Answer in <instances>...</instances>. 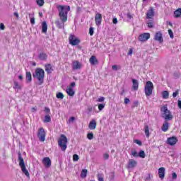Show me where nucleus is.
Masks as SVG:
<instances>
[{"label": "nucleus", "mask_w": 181, "mask_h": 181, "mask_svg": "<svg viewBox=\"0 0 181 181\" xmlns=\"http://www.w3.org/2000/svg\"><path fill=\"white\" fill-rule=\"evenodd\" d=\"M174 15H175V18H180V16H181V8L177 9L174 12Z\"/></svg>", "instance_id": "7c9ffc66"}, {"label": "nucleus", "mask_w": 181, "mask_h": 181, "mask_svg": "<svg viewBox=\"0 0 181 181\" xmlns=\"http://www.w3.org/2000/svg\"><path fill=\"white\" fill-rule=\"evenodd\" d=\"M146 180H147V181L151 180V173H149V174L148 175V176H147L146 178Z\"/></svg>", "instance_id": "0e129e2a"}, {"label": "nucleus", "mask_w": 181, "mask_h": 181, "mask_svg": "<svg viewBox=\"0 0 181 181\" xmlns=\"http://www.w3.org/2000/svg\"><path fill=\"white\" fill-rule=\"evenodd\" d=\"M25 81L26 83H32V73L30 71L25 73Z\"/></svg>", "instance_id": "5701e85b"}, {"label": "nucleus", "mask_w": 181, "mask_h": 181, "mask_svg": "<svg viewBox=\"0 0 181 181\" xmlns=\"http://www.w3.org/2000/svg\"><path fill=\"white\" fill-rule=\"evenodd\" d=\"M115 178V173L112 172L110 174V180H114V179Z\"/></svg>", "instance_id": "ea45409f"}, {"label": "nucleus", "mask_w": 181, "mask_h": 181, "mask_svg": "<svg viewBox=\"0 0 181 181\" xmlns=\"http://www.w3.org/2000/svg\"><path fill=\"white\" fill-rule=\"evenodd\" d=\"M139 105V102L138 100L133 102V105L132 106V108H135L136 107H138Z\"/></svg>", "instance_id": "79ce46f5"}, {"label": "nucleus", "mask_w": 181, "mask_h": 181, "mask_svg": "<svg viewBox=\"0 0 181 181\" xmlns=\"http://www.w3.org/2000/svg\"><path fill=\"white\" fill-rule=\"evenodd\" d=\"M168 35H169V36H170V37L171 39H173V37H174L173 31H172L171 29H169V30H168Z\"/></svg>", "instance_id": "37998d69"}, {"label": "nucleus", "mask_w": 181, "mask_h": 181, "mask_svg": "<svg viewBox=\"0 0 181 181\" xmlns=\"http://www.w3.org/2000/svg\"><path fill=\"white\" fill-rule=\"evenodd\" d=\"M134 52V49L132 48H130L128 52L129 56H132V53Z\"/></svg>", "instance_id": "4d7b16f0"}, {"label": "nucleus", "mask_w": 181, "mask_h": 181, "mask_svg": "<svg viewBox=\"0 0 181 181\" xmlns=\"http://www.w3.org/2000/svg\"><path fill=\"white\" fill-rule=\"evenodd\" d=\"M138 165V162L134 159H129L128 163V168L132 169L133 168H135Z\"/></svg>", "instance_id": "a211bd4d"}, {"label": "nucleus", "mask_w": 181, "mask_h": 181, "mask_svg": "<svg viewBox=\"0 0 181 181\" xmlns=\"http://www.w3.org/2000/svg\"><path fill=\"white\" fill-rule=\"evenodd\" d=\"M104 100H105V98L104 97H100L98 99V103H103L104 102Z\"/></svg>", "instance_id": "864d4df0"}, {"label": "nucleus", "mask_w": 181, "mask_h": 181, "mask_svg": "<svg viewBox=\"0 0 181 181\" xmlns=\"http://www.w3.org/2000/svg\"><path fill=\"white\" fill-rule=\"evenodd\" d=\"M72 66L73 70H80L83 65H81V63H80L78 61H73Z\"/></svg>", "instance_id": "2eb2a0df"}, {"label": "nucleus", "mask_w": 181, "mask_h": 181, "mask_svg": "<svg viewBox=\"0 0 181 181\" xmlns=\"http://www.w3.org/2000/svg\"><path fill=\"white\" fill-rule=\"evenodd\" d=\"M42 33H47V23H46V21H43L42 23Z\"/></svg>", "instance_id": "b1692460"}, {"label": "nucleus", "mask_w": 181, "mask_h": 181, "mask_svg": "<svg viewBox=\"0 0 181 181\" xmlns=\"http://www.w3.org/2000/svg\"><path fill=\"white\" fill-rule=\"evenodd\" d=\"M66 93L70 97H73L74 95V94H76V92H74V90H73L72 88H66Z\"/></svg>", "instance_id": "393cba45"}, {"label": "nucleus", "mask_w": 181, "mask_h": 181, "mask_svg": "<svg viewBox=\"0 0 181 181\" xmlns=\"http://www.w3.org/2000/svg\"><path fill=\"white\" fill-rule=\"evenodd\" d=\"M30 23L31 25H35V17L30 18Z\"/></svg>", "instance_id": "6e6d98bb"}, {"label": "nucleus", "mask_w": 181, "mask_h": 181, "mask_svg": "<svg viewBox=\"0 0 181 181\" xmlns=\"http://www.w3.org/2000/svg\"><path fill=\"white\" fill-rule=\"evenodd\" d=\"M18 160H19V166L21 168V170L24 175L27 177H30V174L29 173V171L28 169H26V165H25V160H23V158H22V153L21 152L18 153Z\"/></svg>", "instance_id": "39448f33"}, {"label": "nucleus", "mask_w": 181, "mask_h": 181, "mask_svg": "<svg viewBox=\"0 0 181 181\" xmlns=\"http://www.w3.org/2000/svg\"><path fill=\"white\" fill-rule=\"evenodd\" d=\"M87 110H88V112H92V111H93V106L88 107Z\"/></svg>", "instance_id": "680f3d73"}, {"label": "nucleus", "mask_w": 181, "mask_h": 181, "mask_svg": "<svg viewBox=\"0 0 181 181\" xmlns=\"http://www.w3.org/2000/svg\"><path fill=\"white\" fill-rule=\"evenodd\" d=\"M102 21H103V15H101V13H96L95 16V25L97 26H100V25H101Z\"/></svg>", "instance_id": "f8f14e48"}, {"label": "nucleus", "mask_w": 181, "mask_h": 181, "mask_svg": "<svg viewBox=\"0 0 181 181\" xmlns=\"http://www.w3.org/2000/svg\"><path fill=\"white\" fill-rule=\"evenodd\" d=\"M129 103H131V100H129V98H124V104H129Z\"/></svg>", "instance_id": "8fccbe9b"}, {"label": "nucleus", "mask_w": 181, "mask_h": 181, "mask_svg": "<svg viewBox=\"0 0 181 181\" xmlns=\"http://www.w3.org/2000/svg\"><path fill=\"white\" fill-rule=\"evenodd\" d=\"M59 11V16L62 23L67 22V14L70 11V6H62L59 5L57 6Z\"/></svg>", "instance_id": "f257e3e1"}, {"label": "nucleus", "mask_w": 181, "mask_h": 181, "mask_svg": "<svg viewBox=\"0 0 181 181\" xmlns=\"http://www.w3.org/2000/svg\"><path fill=\"white\" fill-rule=\"evenodd\" d=\"M104 107H105V104H99L98 105L99 111H103V110H104Z\"/></svg>", "instance_id": "c03bdc74"}, {"label": "nucleus", "mask_w": 181, "mask_h": 181, "mask_svg": "<svg viewBox=\"0 0 181 181\" xmlns=\"http://www.w3.org/2000/svg\"><path fill=\"white\" fill-rule=\"evenodd\" d=\"M43 122H45V123L52 122V117H50V115H46L45 116Z\"/></svg>", "instance_id": "c85d7f7f"}, {"label": "nucleus", "mask_w": 181, "mask_h": 181, "mask_svg": "<svg viewBox=\"0 0 181 181\" xmlns=\"http://www.w3.org/2000/svg\"><path fill=\"white\" fill-rule=\"evenodd\" d=\"M154 40L159 42V43H163V37L160 31L156 33Z\"/></svg>", "instance_id": "9b49d317"}, {"label": "nucleus", "mask_w": 181, "mask_h": 181, "mask_svg": "<svg viewBox=\"0 0 181 181\" xmlns=\"http://www.w3.org/2000/svg\"><path fill=\"white\" fill-rule=\"evenodd\" d=\"M147 25L150 29H152V28H153V23L152 22H148Z\"/></svg>", "instance_id": "3c124183"}, {"label": "nucleus", "mask_w": 181, "mask_h": 181, "mask_svg": "<svg viewBox=\"0 0 181 181\" xmlns=\"http://www.w3.org/2000/svg\"><path fill=\"white\" fill-rule=\"evenodd\" d=\"M87 169H83L81 173V177H82V179H84L86 177H87Z\"/></svg>", "instance_id": "c756f323"}, {"label": "nucleus", "mask_w": 181, "mask_h": 181, "mask_svg": "<svg viewBox=\"0 0 181 181\" xmlns=\"http://www.w3.org/2000/svg\"><path fill=\"white\" fill-rule=\"evenodd\" d=\"M155 16V9L153 7H150L148 11L146 13L147 19H152Z\"/></svg>", "instance_id": "4468645a"}, {"label": "nucleus", "mask_w": 181, "mask_h": 181, "mask_svg": "<svg viewBox=\"0 0 181 181\" xmlns=\"http://www.w3.org/2000/svg\"><path fill=\"white\" fill-rule=\"evenodd\" d=\"M166 170V169L165 168V167H161L158 169V176L160 177V179H161V180H163V179H165V171Z\"/></svg>", "instance_id": "f3484780"}, {"label": "nucleus", "mask_w": 181, "mask_h": 181, "mask_svg": "<svg viewBox=\"0 0 181 181\" xmlns=\"http://www.w3.org/2000/svg\"><path fill=\"white\" fill-rule=\"evenodd\" d=\"M112 23L115 24V25H117L118 23V19L117 18H114L112 19Z\"/></svg>", "instance_id": "5fc2aeb1"}, {"label": "nucleus", "mask_w": 181, "mask_h": 181, "mask_svg": "<svg viewBox=\"0 0 181 181\" xmlns=\"http://www.w3.org/2000/svg\"><path fill=\"white\" fill-rule=\"evenodd\" d=\"M14 15H15L16 19H19V14L18 13H16V12L14 13Z\"/></svg>", "instance_id": "69168bd1"}, {"label": "nucleus", "mask_w": 181, "mask_h": 181, "mask_svg": "<svg viewBox=\"0 0 181 181\" xmlns=\"http://www.w3.org/2000/svg\"><path fill=\"white\" fill-rule=\"evenodd\" d=\"M76 119V118L74 117H70V119H69V122H71V121H74Z\"/></svg>", "instance_id": "774afa93"}, {"label": "nucleus", "mask_w": 181, "mask_h": 181, "mask_svg": "<svg viewBox=\"0 0 181 181\" xmlns=\"http://www.w3.org/2000/svg\"><path fill=\"white\" fill-rule=\"evenodd\" d=\"M98 180L104 181V177L103 176V174H98Z\"/></svg>", "instance_id": "4c0bfd02"}, {"label": "nucleus", "mask_w": 181, "mask_h": 181, "mask_svg": "<svg viewBox=\"0 0 181 181\" xmlns=\"http://www.w3.org/2000/svg\"><path fill=\"white\" fill-rule=\"evenodd\" d=\"M178 107L181 110V100H178Z\"/></svg>", "instance_id": "338daca9"}, {"label": "nucleus", "mask_w": 181, "mask_h": 181, "mask_svg": "<svg viewBox=\"0 0 181 181\" xmlns=\"http://www.w3.org/2000/svg\"><path fill=\"white\" fill-rule=\"evenodd\" d=\"M45 114H49L50 113V108L45 107Z\"/></svg>", "instance_id": "de8ad7c7"}, {"label": "nucleus", "mask_w": 181, "mask_h": 181, "mask_svg": "<svg viewBox=\"0 0 181 181\" xmlns=\"http://www.w3.org/2000/svg\"><path fill=\"white\" fill-rule=\"evenodd\" d=\"M134 144H136L139 146H142V141H141L140 140L134 139Z\"/></svg>", "instance_id": "58836bf2"}, {"label": "nucleus", "mask_w": 181, "mask_h": 181, "mask_svg": "<svg viewBox=\"0 0 181 181\" xmlns=\"http://www.w3.org/2000/svg\"><path fill=\"white\" fill-rule=\"evenodd\" d=\"M69 45H71V46H77L78 45H80V39L77 38L76 35L71 34L69 37Z\"/></svg>", "instance_id": "0eeeda50"}, {"label": "nucleus", "mask_w": 181, "mask_h": 181, "mask_svg": "<svg viewBox=\"0 0 181 181\" xmlns=\"http://www.w3.org/2000/svg\"><path fill=\"white\" fill-rule=\"evenodd\" d=\"M178 94H179V90H176L173 93V97L175 98V97H177Z\"/></svg>", "instance_id": "603ef678"}, {"label": "nucleus", "mask_w": 181, "mask_h": 181, "mask_svg": "<svg viewBox=\"0 0 181 181\" xmlns=\"http://www.w3.org/2000/svg\"><path fill=\"white\" fill-rule=\"evenodd\" d=\"M42 163L45 168H50L52 166V160L49 157H45L42 160Z\"/></svg>", "instance_id": "ddd939ff"}, {"label": "nucleus", "mask_w": 181, "mask_h": 181, "mask_svg": "<svg viewBox=\"0 0 181 181\" xmlns=\"http://www.w3.org/2000/svg\"><path fill=\"white\" fill-rule=\"evenodd\" d=\"M79 158H78V155L77 154H74L73 155V160L74 162H77V160H78Z\"/></svg>", "instance_id": "a19ab883"}, {"label": "nucleus", "mask_w": 181, "mask_h": 181, "mask_svg": "<svg viewBox=\"0 0 181 181\" xmlns=\"http://www.w3.org/2000/svg\"><path fill=\"white\" fill-rule=\"evenodd\" d=\"M144 133L146 134V138H149L151 134L149 133V126H148V124H146L144 126Z\"/></svg>", "instance_id": "a878e982"}, {"label": "nucleus", "mask_w": 181, "mask_h": 181, "mask_svg": "<svg viewBox=\"0 0 181 181\" xmlns=\"http://www.w3.org/2000/svg\"><path fill=\"white\" fill-rule=\"evenodd\" d=\"M89 35L90 36H93V35H94V28L90 27V28H89Z\"/></svg>", "instance_id": "a18cd8bd"}, {"label": "nucleus", "mask_w": 181, "mask_h": 181, "mask_svg": "<svg viewBox=\"0 0 181 181\" xmlns=\"http://www.w3.org/2000/svg\"><path fill=\"white\" fill-rule=\"evenodd\" d=\"M87 138L89 139V141H91V139H93L94 134L93 133H88Z\"/></svg>", "instance_id": "c9c22d12"}, {"label": "nucleus", "mask_w": 181, "mask_h": 181, "mask_svg": "<svg viewBox=\"0 0 181 181\" xmlns=\"http://www.w3.org/2000/svg\"><path fill=\"white\" fill-rule=\"evenodd\" d=\"M34 78H37V85L42 86L45 83V70L42 68H37L35 73L33 74Z\"/></svg>", "instance_id": "f03ea898"}, {"label": "nucleus", "mask_w": 181, "mask_h": 181, "mask_svg": "<svg viewBox=\"0 0 181 181\" xmlns=\"http://www.w3.org/2000/svg\"><path fill=\"white\" fill-rule=\"evenodd\" d=\"M162 97L163 100H168V98H169V91L163 90L162 93Z\"/></svg>", "instance_id": "cd10ccee"}, {"label": "nucleus", "mask_w": 181, "mask_h": 181, "mask_svg": "<svg viewBox=\"0 0 181 181\" xmlns=\"http://www.w3.org/2000/svg\"><path fill=\"white\" fill-rule=\"evenodd\" d=\"M13 88L15 90H21L22 88V86L19 84L18 81H14V86Z\"/></svg>", "instance_id": "2f4dec72"}, {"label": "nucleus", "mask_w": 181, "mask_h": 181, "mask_svg": "<svg viewBox=\"0 0 181 181\" xmlns=\"http://www.w3.org/2000/svg\"><path fill=\"white\" fill-rule=\"evenodd\" d=\"M38 6H43L45 5V0H36Z\"/></svg>", "instance_id": "72a5a7b5"}, {"label": "nucleus", "mask_w": 181, "mask_h": 181, "mask_svg": "<svg viewBox=\"0 0 181 181\" xmlns=\"http://www.w3.org/2000/svg\"><path fill=\"white\" fill-rule=\"evenodd\" d=\"M47 57L48 56H47V54L46 53L42 52L39 54L40 60H47Z\"/></svg>", "instance_id": "bb28decb"}, {"label": "nucleus", "mask_w": 181, "mask_h": 181, "mask_svg": "<svg viewBox=\"0 0 181 181\" xmlns=\"http://www.w3.org/2000/svg\"><path fill=\"white\" fill-rule=\"evenodd\" d=\"M57 98H60L61 100H63L64 98V95H63L62 93H59L57 94Z\"/></svg>", "instance_id": "e433bc0d"}, {"label": "nucleus", "mask_w": 181, "mask_h": 181, "mask_svg": "<svg viewBox=\"0 0 181 181\" xmlns=\"http://www.w3.org/2000/svg\"><path fill=\"white\" fill-rule=\"evenodd\" d=\"M45 71L47 73V74H52V71H53V67L52 66V64H47L45 65Z\"/></svg>", "instance_id": "412c9836"}, {"label": "nucleus", "mask_w": 181, "mask_h": 181, "mask_svg": "<svg viewBox=\"0 0 181 181\" xmlns=\"http://www.w3.org/2000/svg\"><path fill=\"white\" fill-rule=\"evenodd\" d=\"M127 16L128 19H132V15H131L130 13H128L127 14Z\"/></svg>", "instance_id": "e2e57ef3"}, {"label": "nucleus", "mask_w": 181, "mask_h": 181, "mask_svg": "<svg viewBox=\"0 0 181 181\" xmlns=\"http://www.w3.org/2000/svg\"><path fill=\"white\" fill-rule=\"evenodd\" d=\"M103 158H104V159H105V160L110 159V154H109V153H105V154L103 155Z\"/></svg>", "instance_id": "09e8293b"}, {"label": "nucleus", "mask_w": 181, "mask_h": 181, "mask_svg": "<svg viewBox=\"0 0 181 181\" xmlns=\"http://www.w3.org/2000/svg\"><path fill=\"white\" fill-rule=\"evenodd\" d=\"M89 129L93 131L97 128V122L95 119L91 120L88 124Z\"/></svg>", "instance_id": "aec40b11"}, {"label": "nucleus", "mask_w": 181, "mask_h": 181, "mask_svg": "<svg viewBox=\"0 0 181 181\" xmlns=\"http://www.w3.org/2000/svg\"><path fill=\"white\" fill-rule=\"evenodd\" d=\"M89 63L92 64V66H95V64H98V59L94 55H92L89 59Z\"/></svg>", "instance_id": "6ab92c4d"}, {"label": "nucleus", "mask_w": 181, "mask_h": 181, "mask_svg": "<svg viewBox=\"0 0 181 181\" xmlns=\"http://www.w3.org/2000/svg\"><path fill=\"white\" fill-rule=\"evenodd\" d=\"M153 83L151 81H148L146 82V84L144 86V93L146 97H150V95H152L153 93Z\"/></svg>", "instance_id": "423d86ee"}, {"label": "nucleus", "mask_w": 181, "mask_h": 181, "mask_svg": "<svg viewBox=\"0 0 181 181\" xmlns=\"http://www.w3.org/2000/svg\"><path fill=\"white\" fill-rule=\"evenodd\" d=\"M132 88L134 91H138V88H139V83L136 79H132Z\"/></svg>", "instance_id": "4be33fe9"}, {"label": "nucleus", "mask_w": 181, "mask_h": 181, "mask_svg": "<svg viewBox=\"0 0 181 181\" xmlns=\"http://www.w3.org/2000/svg\"><path fill=\"white\" fill-rule=\"evenodd\" d=\"M161 117L165 119V121H172L173 119V115L172 112L168 110V105H164L160 107Z\"/></svg>", "instance_id": "7ed1b4c3"}, {"label": "nucleus", "mask_w": 181, "mask_h": 181, "mask_svg": "<svg viewBox=\"0 0 181 181\" xmlns=\"http://www.w3.org/2000/svg\"><path fill=\"white\" fill-rule=\"evenodd\" d=\"M151 39V33H144L139 36V42H146Z\"/></svg>", "instance_id": "1a4fd4ad"}, {"label": "nucleus", "mask_w": 181, "mask_h": 181, "mask_svg": "<svg viewBox=\"0 0 181 181\" xmlns=\"http://www.w3.org/2000/svg\"><path fill=\"white\" fill-rule=\"evenodd\" d=\"M37 138L40 139V142H45V141H46V132L43 127L38 129Z\"/></svg>", "instance_id": "6e6552de"}, {"label": "nucleus", "mask_w": 181, "mask_h": 181, "mask_svg": "<svg viewBox=\"0 0 181 181\" xmlns=\"http://www.w3.org/2000/svg\"><path fill=\"white\" fill-rule=\"evenodd\" d=\"M112 70L117 71V70H119L121 69V67H119V66L118 67V66H117V65H113L112 66Z\"/></svg>", "instance_id": "49530a36"}, {"label": "nucleus", "mask_w": 181, "mask_h": 181, "mask_svg": "<svg viewBox=\"0 0 181 181\" xmlns=\"http://www.w3.org/2000/svg\"><path fill=\"white\" fill-rule=\"evenodd\" d=\"M67 137L64 134H61L58 139V146L62 151V152H65L67 149Z\"/></svg>", "instance_id": "20e7f679"}, {"label": "nucleus", "mask_w": 181, "mask_h": 181, "mask_svg": "<svg viewBox=\"0 0 181 181\" xmlns=\"http://www.w3.org/2000/svg\"><path fill=\"white\" fill-rule=\"evenodd\" d=\"M173 179L175 180V179H177V174H176V173H173Z\"/></svg>", "instance_id": "13d9d810"}, {"label": "nucleus", "mask_w": 181, "mask_h": 181, "mask_svg": "<svg viewBox=\"0 0 181 181\" xmlns=\"http://www.w3.org/2000/svg\"><path fill=\"white\" fill-rule=\"evenodd\" d=\"M167 144L170 146H173L176 145V144H177V137L176 136L168 137L167 139Z\"/></svg>", "instance_id": "9d476101"}, {"label": "nucleus", "mask_w": 181, "mask_h": 181, "mask_svg": "<svg viewBox=\"0 0 181 181\" xmlns=\"http://www.w3.org/2000/svg\"><path fill=\"white\" fill-rule=\"evenodd\" d=\"M145 156H146V155L145 154V151L144 150H141L139 152V158H142L143 159H144Z\"/></svg>", "instance_id": "473e14b6"}, {"label": "nucleus", "mask_w": 181, "mask_h": 181, "mask_svg": "<svg viewBox=\"0 0 181 181\" xmlns=\"http://www.w3.org/2000/svg\"><path fill=\"white\" fill-rule=\"evenodd\" d=\"M0 29L1 30H5V25H4V23H0Z\"/></svg>", "instance_id": "bf43d9fd"}, {"label": "nucleus", "mask_w": 181, "mask_h": 181, "mask_svg": "<svg viewBox=\"0 0 181 181\" xmlns=\"http://www.w3.org/2000/svg\"><path fill=\"white\" fill-rule=\"evenodd\" d=\"M73 87H76V82L71 83L69 88H73Z\"/></svg>", "instance_id": "052dcab7"}, {"label": "nucleus", "mask_w": 181, "mask_h": 181, "mask_svg": "<svg viewBox=\"0 0 181 181\" xmlns=\"http://www.w3.org/2000/svg\"><path fill=\"white\" fill-rule=\"evenodd\" d=\"M169 120H165L162 127H161V131L163 132H168L169 131Z\"/></svg>", "instance_id": "dca6fc26"}, {"label": "nucleus", "mask_w": 181, "mask_h": 181, "mask_svg": "<svg viewBox=\"0 0 181 181\" xmlns=\"http://www.w3.org/2000/svg\"><path fill=\"white\" fill-rule=\"evenodd\" d=\"M131 155H132V156H133L134 158H139L138 151H135V150L131 152Z\"/></svg>", "instance_id": "f704fd0d"}]
</instances>
